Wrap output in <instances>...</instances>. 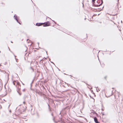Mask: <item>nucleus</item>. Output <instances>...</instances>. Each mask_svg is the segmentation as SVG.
<instances>
[{
	"label": "nucleus",
	"mask_w": 123,
	"mask_h": 123,
	"mask_svg": "<svg viewBox=\"0 0 123 123\" xmlns=\"http://www.w3.org/2000/svg\"><path fill=\"white\" fill-rule=\"evenodd\" d=\"M43 24H44V25H43V26H49L50 25V23L49 22H47Z\"/></svg>",
	"instance_id": "obj_1"
},
{
	"label": "nucleus",
	"mask_w": 123,
	"mask_h": 123,
	"mask_svg": "<svg viewBox=\"0 0 123 123\" xmlns=\"http://www.w3.org/2000/svg\"><path fill=\"white\" fill-rule=\"evenodd\" d=\"M14 18L15 19V20H16L17 21L18 23H19L20 24V23L19 22H18V17L16 16V15H15L14 16Z\"/></svg>",
	"instance_id": "obj_2"
},
{
	"label": "nucleus",
	"mask_w": 123,
	"mask_h": 123,
	"mask_svg": "<svg viewBox=\"0 0 123 123\" xmlns=\"http://www.w3.org/2000/svg\"><path fill=\"white\" fill-rule=\"evenodd\" d=\"M13 84L15 86H16V84L17 85H19V83L18 82H16L15 81H14L13 82Z\"/></svg>",
	"instance_id": "obj_3"
},
{
	"label": "nucleus",
	"mask_w": 123,
	"mask_h": 123,
	"mask_svg": "<svg viewBox=\"0 0 123 123\" xmlns=\"http://www.w3.org/2000/svg\"><path fill=\"white\" fill-rule=\"evenodd\" d=\"M94 121L96 123H99L96 117H94Z\"/></svg>",
	"instance_id": "obj_4"
},
{
	"label": "nucleus",
	"mask_w": 123,
	"mask_h": 123,
	"mask_svg": "<svg viewBox=\"0 0 123 123\" xmlns=\"http://www.w3.org/2000/svg\"><path fill=\"white\" fill-rule=\"evenodd\" d=\"M29 69L31 72H32L34 71V69L31 67H30L29 68Z\"/></svg>",
	"instance_id": "obj_5"
},
{
	"label": "nucleus",
	"mask_w": 123,
	"mask_h": 123,
	"mask_svg": "<svg viewBox=\"0 0 123 123\" xmlns=\"http://www.w3.org/2000/svg\"><path fill=\"white\" fill-rule=\"evenodd\" d=\"M43 24L42 23H37L36 24V25L37 26H39L42 25Z\"/></svg>",
	"instance_id": "obj_6"
},
{
	"label": "nucleus",
	"mask_w": 123,
	"mask_h": 123,
	"mask_svg": "<svg viewBox=\"0 0 123 123\" xmlns=\"http://www.w3.org/2000/svg\"><path fill=\"white\" fill-rule=\"evenodd\" d=\"M103 3V1L102 0V1H101V3L100 4L97 5V6H100Z\"/></svg>",
	"instance_id": "obj_7"
},
{
	"label": "nucleus",
	"mask_w": 123,
	"mask_h": 123,
	"mask_svg": "<svg viewBox=\"0 0 123 123\" xmlns=\"http://www.w3.org/2000/svg\"><path fill=\"white\" fill-rule=\"evenodd\" d=\"M100 2V1L99 0H98V1L97 2V3H99V2Z\"/></svg>",
	"instance_id": "obj_8"
},
{
	"label": "nucleus",
	"mask_w": 123,
	"mask_h": 123,
	"mask_svg": "<svg viewBox=\"0 0 123 123\" xmlns=\"http://www.w3.org/2000/svg\"><path fill=\"white\" fill-rule=\"evenodd\" d=\"M25 91V89H24L23 90V92H24Z\"/></svg>",
	"instance_id": "obj_9"
},
{
	"label": "nucleus",
	"mask_w": 123,
	"mask_h": 123,
	"mask_svg": "<svg viewBox=\"0 0 123 123\" xmlns=\"http://www.w3.org/2000/svg\"><path fill=\"white\" fill-rule=\"evenodd\" d=\"M96 0H92L93 2H94Z\"/></svg>",
	"instance_id": "obj_10"
},
{
	"label": "nucleus",
	"mask_w": 123,
	"mask_h": 123,
	"mask_svg": "<svg viewBox=\"0 0 123 123\" xmlns=\"http://www.w3.org/2000/svg\"><path fill=\"white\" fill-rule=\"evenodd\" d=\"M102 110L103 111H104V110L102 108Z\"/></svg>",
	"instance_id": "obj_11"
},
{
	"label": "nucleus",
	"mask_w": 123,
	"mask_h": 123,
	"mask_svg": "<svg viewBox=\"0 0 123 123\" xmlns=\"http://www.w3.org/2000/svg\"><path fill=\"white\" fill-rule=\"evenodd\" d=\"M115 97L116 98V95H115Z\"/></svg>",
	"instance_id": "obj_12"
},
{
	"label": "nucleus",
	"mask_w": 123,
	"mask_h": 123,
	"mask_svg": "<svg viewBox=\"0 0 123 123\" xmlns=\"http://www.w3.org/2000/svg\"><path fill=\"white\" fill-rule=\"evenodd\" d=\"M97 91L98 92V90H97Z\"/></svg>",
	"instance_id": "obj_13"
},
{
	"label": "nucleus",
	"mask_w": 123,
	"mask_h": 123,
	"mask_svg": "<svg viewBox=\"0 0 123 123\" xmlns=\"http://www.w3.org/2000/svg\"><path fill=\"white\" fill-rule=\"evenodd\" d=\"M112 95V93H111V95H110V96H111V95Z\"/></svg>",
	"instance_id": "obj_14"
},
{
	"label": "nucleus",
	"mask_w": 123,
	"mask_h": 123,
	"mask_svg": "<svg viewBox=\"0 0 123 123\" xmlns=\"http://www.w3.org/2000/svg\"><path fill=\"white\" fill-rule=\"evenodd\" d=\"M23 103H24V104H25V102H23Z\"/></svg>",
	"instance_id": "obj_15"
},
{
	"label": "nucleus",
	"mask_w": 123,
	"mask_h": 123,
	"mask_svg": "<svg viewBox=\"0 0 123 123\" xmlns=\"http://www.w3.org/2000/svg\"><path fill=\"white\" fill-rule=\"evenodd\" d=\"M11 110L9 111V112H11Z\"/></svg>",
	"instance_id": "obj_16"
},
{
	"label": "nucleus",
	"mask_w": 123,
	"mask_h": 123,
	"mask_svg": "<svg viewBox=\"0 0 123 123\" xmlns=\"http://www.w3.org/2000/svg\"><path fill=\"white\" fill-rule=\"evenodd\" d=\"M11 43H12V41L11 42Z\"/></svg>",
	"instance_id": "obj_17"
},
{
	"label": "nucleus",
	"mask_w": 123,
	"mask_h": 123,
	"mask_svg": "<svg viewBox=\"0 0 123 123\" xmlns=\"http://www.w3.org/2000/svg\"><path fill=\"white\" fill-rule=\"evenodd\" d=\"M98 90V91H99V89Z\"/></svg>",
	"instance_id": "obj_18"
}]
</instances>
